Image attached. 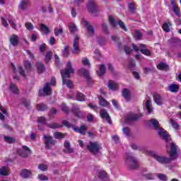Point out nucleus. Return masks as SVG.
<instances>
[{
  "mask_svg": "<svg viewBox=\"0 0 181 181\" xmlns=\"http://www.w3.org/2000/svg\"><path fill=\"white\" fill-rule=\"evenodd\" d=\"M100 115L101 118H103V119H106L108 124H111V117H110V115L108 114L107 110L102 109L100 112Z\"/></svg>",
  "mask_w": 181,
  "mask_h": 181,
  "instance_id": "nucleus-13",
  "label": "nucleus"
},
{
  "mask_svg": "<svg viewBox=\"0 0 181 181\" xmlns=\"http://www.w3.org/2000/svg\"><path fill=\"white\" fill-rule=\"evenodd\" d=\"M125 159V165L128 167L129 170H134L135 169H138V160L135 157L132 156V155L129 153H126L124 156Z\"/></svg>",
  "mask_w": 181,
  "mask_h": 181,
  "instance_id": "nucleus-3",
  "label": "nucleus"
},
{
  "mask_svg": "<svg viewBox=\"0 0 181 181\" xmlns=\"http://www.w3.org/2000/svg\"><path fill=\"white\" fill-rule=\"evenodd\" d=\"M79 43H80V37H78V35H76L73 42V48H74V49L72 50L73 54L80 53Z\"/></svg>",
  "mask_w": 181,
  "mask_h": 181,
  "instance_id": "nucleus-10",
  "label": "nucleus"
},
{
  "mask_svg": "<svg viewBox=\"0 0 181 181\" xmlns=\"http://www.w3.org/2000/svg\"><path fill=\"white\" fill-rule=\"evenodd\" d=\"M117 23H118L119 28H121V29H122V30H124V32L128 31V28H127V25H125V23L124 22H122V21H119Z\"/></svg>",
  "mask_w": 181,
  "mask_h": 181,
  "instance_id": "nucleus-45",
  "label": "nucleus"
},
{
  "mask_svg": "<svg viewBox=\"0 0 181 181\" xmlns=\"http://www.w3.org/2000/svg\"><path fill=\"white\" fill-rule=\"evenodd\" d=\"M62 110L66 114H69V107L65 104L62 105Z\"/></svg>",
  "mask_w": 181,
  "mask_h": 181,
  "instance_id": "nucleus-64",
  "label": "nucleus"
},
{
  "mask_svg": "<svg viewBox=\"0 0 181 181\" xmlns=\"http://www.w3.org/2000/svg\"><path fill=\"white\" fill-rule=\"evenodd\" d=\"M173 11L176 16L180 18V8H179V6L173 7Z\"/></svg>",
  "mask_w": 181,
  "mask_h": 181,
  "instance_id": "nucleus-46",
  "label": "nucleus"
},
{
  "mask_svg": "<svg viewBox=\"0 0 181 181\" xmlns=\"http://www.w3.org/2000/svg\"><path fill=\"white\" fill-rule=\"evenodd\" d=\"M88 9L90 13H91L93 16H98L97 12H98V9L97 8V4L94 0H88Z\"/></svg>",
  "mask_w": 181,
  "mask_h": 181,
  "instance_id": "nucleus-6",
  "label": "nucleus"
},
{
  "mask_svg": "<svg viewBox=\"0 0 181 181\" xmlns=\"http://www.w3.org/2000/svg\"><path fill=\"white\" fill-rule=\"evenodd\" d=\"M123 134L126 135L127 136H129V134H131V130L129 129V127H123L122 129Z\"/></svg>",
  "mask_w": 181,
  "mask_h": 181,
  "instance_id": "nucleus-55",
  "label": "nucleus"
},
{
  "mask_svg": "<svg viewBox=\"0 0 181 181\" xmlns=\"http://www.w3.org/2000/svg\"><path fill=\"white\" fill-rule=\"evenodd\" d=\"M18 155H20L22 158H28L30 153H32V151L30 148L26 146H23V148H18L17 150Z\"/></svg>",
  "mask_w": 181,
  "mask_h": 181,
  "instance_id": "nucleus-8",
  "label": "nucleus"
},
{
  "mask_svg": "<svg viewBox=\"0 0 181 181\" xmlns=\"http://www.w3.org/2000/svg\"><path fill=\"white\" fill-rule=\"evenodd\" d=\"M170 124L172 125L173 128H174V129H179V124H177V122H176V121L173 119H170Z\"/></svg>",
  "mask_w": 181,
  "mask_h": 181,
  "instance_id": "nucleus-42",
  "label": "nucleus"
},
{
  "mask_svg": "<svg viewBox=\"0 0 181 181\" xmlns=\"http://www.w3.org/2000/svg\"><path fill=\"white\" fill-rule=\"evenodd\" d=\"M73 129L76 132H78L81 135H84L86 134V132L87 131V126L83 125V126H81L79 128H76V127H74Z\"/></svg>",
  "mask_w": 181,
  "mask_h": 181,
  "instance_id": "nucleus-20",
  "label": "nucleus"
},
{
  "mask_svg": "<svg viewBox=\"0 0 181 181\" xmlns=\"http://www.w3.org/2000/svg\"><path fill=\"white\" fill-rule=\"evenodd\" d=\"M42 138L45 149H52V146H54V145L57 144V141L54 140L53 136H50L49 134H44Z\"/></svg>",
  "mask_w": 181,
  "mask_h": 181,
  "instance_id": "nucleus-5",
  "label": "nucleus"
},
{
  "mask_svg": "<svg viewBox=\"0 0 181 181\" xmlns=\"http://www.w3.org/2000/svg\"><path fill=\"white\" fill-rule=\"evenodd\" d=\"M24 67H25V69H28V70H31L32 69V64H30V62L25 60L24 61Z\"/></svg>",
  "mask_w": 181,
  "mask_h": 181,
  "instance_id": "nucleus-56",
  "label": "nucleus"
},
{
  "mask_svg": "<svg viewBox=\"0 0 181 181\" xmlns=\"http://www.w3.org/2000/svg\"><path fill=\"white\" fill-rule=\"evenodd\" d=\"M10 43L12 45V46H18L19 45V37L15 34H13L10 38Z\"/></svg>",
  "mask_w": 181,
  "mask_h": 181,
  "instance_id": "nucleus-15",
  "label": "nucleus"
},
{
  "mask_svg": "<svg viewBox=\"0 0 181 181\" xmlns=\"http://www.w3.org/2000/svg\"><path fill=\"white\" fill-rule=\"evenodd\" d=\"M98 177L102 180L107 177V173L104 170H100L98 172Z\"/></svg>",
  "mask_w": 181,
  "mask_h": 181,
  "instance_id": "nucleus-44",
  "label": "nucleus"
},
{
  "mask_svg": "<svg viewBox=\"0 0 181 181\" xmlns=\"http://www.w3.org/2000/svg\"><path fill=\"white\" fill-rule=\"evenodd\" d=\"M52 94V88H50V83H46L42 90H40L39 96L45 97V95H50Z\"/></svg>",
  "mask_w": 181,
  "mask_h": 181,
  "instance_id": "nucleus-7",
  "label": "nucleus"
},
{
  "mask_svg": "<svg viewBox=\"0 0 181 181\" xmlns=\"http://www.w3.org/2000/svg\"><path fill=\"white\" fill-rule=\"evenodd\" d=\"M157 67L159 70H165V71L169 70V65L166 64L164 62H161L158 64Z\"/></svg>",
  "mask_w": 181,
  "mask_h": 181,
  "instance_id": "nucleus-33",
  "label": "nucleus"
},
{
  "mask_svg": "<svg viewBox=\"0 0 181 181\" xmlns=\"http://www.w3.org/2000/svg\"><path fill=\"white\" fill-rule=\"evenodd\" d=\"M25 26L28 30H33V24L32 23H25Z\"/></svg>",
  "mask_w": 181,
  "mask_h": 181,
  "instance_id": "nucleus-58",
  "label": "nucleus"
},
{
  "mask_svg": "<svg viewBox=\"0 0 181 181\" xmlns=\"http://www.w3.org/2000/svg\"><path fill=\"white\" fill-rule=\"evenodd\" d=\"M40 29H41V30H43V32H45V35L50 33V30H49V28H47V25H46L45 24L40 25Z\"/></svg>",
  "mask_w": 181,
  "mask_h": 181,
  "instance_id": "nucleus-43",
  "label": "nucleus"
},
{
  "mask_svg": "<svg viewBox=\"0 0 181 181\" xmlns=\"http://www.w3.org/2000/svg\"><path fill=\"white\" fill-rule=\"evenodd\" d=\"M62 124L64 125V127H66V128H73L74 125L73 124L67 122V120H63L62 121Z\"/></svg>",
  "mask_w": 181,
  "mask_h": 181,
  "instance_id": "nucleus-54",
  "label": "nucleus"
},
{
  "mask_svg": "<svg viewBox=\"0 0 181 181\" xmlns=\"http://www.w3.org/2000/svg\"><path fill=\"white\" fill-rule=\"evenodd\" d=\"M122 93L126 101L129 103V101H131V91L127 88H124L123 89Z\"/></svg>",
  "mask_w": 181,
  "mask_h": 181,
  "instance_id": "nucleus-19",
  "label": "nucleus"
},
{
  "mask_svg": "<svg viewBox=\"0 0 181 181\" xmlns=\"http://www.w3.org/2000/svg\"><path fill=\"white\" fill-rule=\"evenodd\" d=\"M61 76L62 78V83L66 84L68 88H73V82L70 80H66V78H70V74H74V68H73V64L70 61L66 63V67L64 70H61Z\"/></svg>",
  "mask_w": 181,
  "mask_h": 181,
  "instance_id": "nucleus-2",
  "label": "nucleus"
},
{
  "mask_svg": "<svg viewBox=\"0 0 181 181\" xmlns=\"http://www.w3.org/2000/svg\"><path fill=\"white\" fill-rule=\"evenodd\" d=\"M146 108L147 111L148 112V114H151L152 112V107H151V100H147L146 103Z\"/></svg>",
  "mask_w": 181,
  "mask_h": 181,
  "instance_id": "nucleus-48",
  "label": "nucleus"
},
{
  "mask_svg": "<svg viewBox=\"0 0 181 181\" xmlns=\"http://www.w3.org/2000/svg\"><path fill=\"white\" fill-rule=\"evenodd\" d=\"M129 66L132 69L134 67H135V61L134 60V59L130 58L129 60Z\"/></svg>",
  "mask_w": 181,
  "mask_h": 181,
  "instance_id": "nucleus-62",
  "label": "nucleus"
},
{
  "mask_svg": "<svg viewBox=\"0 0 181 181\" xmlns=\"http://www.w3.org/2000/svg\"><path fill=\"white\" fill-rule=\"evenodd\" d=\"M76 98L77 101H84L86 100V95L81 92L76 93Z\"/></svg>",
  "mask_w": 181,
  "mask_h": 181,
  "instance_id": "nucleus-37",
  "label": "nucleus"
},
{
  "mask_svg": "<svg viewBox=\"0 0 181 181\" xmlns=\"http://www.w3.org/2000/svg\"><path fill=\"white\" fill-rule=\"evenodd\" d=\"M107 87L112 91H117L118 90V83L113 81H109L107 83Z\"/></svg>",
  "mask_w": 181,
  "mask_h": 181,
  "instance_id": "nucleus-21",
  "label": "nucleus"
},
{
  "mask_svg": "<svg viewBox=\"0 0 181 181\" xmlns=\"http://www.w3.org/2000/svg\"><path fill=\"white\" fill-rule=\"evenodd\" d=\"M54 32L55 36H59V35L63 34V28H55Z\"/></svg>",
  "mask_w": 181,
  "mask_h": 181,
  "instance_id": "nucleus-57",
  "label": "nucleus"
},
{
  "mask_svg": "<svg viewBox=\"0 0 181 181\" xmlns=\"http://www.w3.org/2000/svg\"><path fill=\"white\" fill-rule=\"evenodd\" d=\"M128 8L129 12H131V13H135V10L136 9V7H135V3L134 2L129 3Z\"/></svg>",
  "mask_w": 181,
  "mask_h": 181,
  "instance_id": "nucleus-35",
  "label": "nucleus"
},
{
  "mask_svg": "<svg viewBox=\"0 0 181 181\" xmlns=\"http://www.w3.org/2000/svg\"><path fill=\"white\" fill-rule=\"evenodd\" d=\"M86 148L93 155H98L101 151V145L98 141H90Z\"/></svg>",
  "mask_w": 181,
  "mask_h": 181,
  "instance_id": "nucleus-4",
  "label": "nucleus"
},
{
  "mask_svg": "<svg viewBox=\"0 0 181 181\" xmlns=\"http://www.w3.org/2000/svg\"><path fill=\"white\" fill-rule=\"evenodd\" d=\"M64 146L65 148L64 150L65 153H73V152H74V150L70 146V143H69V141H66L64 144Z\"/></svg>",
  "mask_w": 181,
  "mask_h": 181,
  "instance_id": "nucleus-22",
  "label": "nucleus"
},
{
  "mask_svg": "<svg viewBox=\"0 0 181 181\" xmlns=\"http://www.w3.org/2000/svg\"><path fill=\"white\" fill-rule=\"evenodd\" d=\"M143 35H144L142 34V33H141V31H139L138 30H134V33L133 35V36L136 40H141V39H142Z\"/></svg>",
  "mask_w": 181,
  "mask_h": 181,
  "instance_id": "nucleus-30",
  "label": "nucleus"
},
{
  "mask_svg": "<svg viewBox=\"0 0 181 181\" xmlns=\"http://www.w3.org/2000/svg\"><path fill=\"white\" fill-rule=\"evenodd\" d=\"M37 69L38 73H43L45 71V65L42 62H37Z\"/></svg>",
  "mask_w": 181,
  "mask_h": 181,
  "instance_id": "nucleus-38",
  "label": "nucleus"
},
{
  "mask_svg": "<svg viewBox=\"0 0 181 181\" xmlns=\"http://www.w3.org/2000/svg\"><path fill=\"white\" fill-rule=\"evenodd\" d=\"M157 177L162 181H168V176H166V175L165 174H162V173H158L157 175Z\"/></svg>",
  "mask_w": 181,
  "mask_h": 181,
  "instance_id": "nucleus-47",
  "label": "nucleus"
},
{
  "mask_svg": "<svg viewBox=\"0 0 181 181\" xmlns=\"http://www.w3.org/2000/svg\"><path fill=\"white\" fill-rule=\"evenodd\" d=\"M168 91L171 93H177L179 91V85L177 84H171L168 86Z\"/></svg>",
  "mask_w": 181,
  "mask_h": 181,
  "instance_id": "nucleus-27",
  "label": "nucleus"
},
{
  "mask_svg": "<svg viewBox=\"0 0 181 181\" xmlns=\"http://www.w3.org/2000/svg\"><path fill=\"white\" fill-rule=\"evenodd\" d=\"M52 56H53V52H52V51H47V53L45 54V63H49V62L52 60Z\"/></svg>",
  "mask_w": 181,
  "mask_h": 181,
  "instance_id": "nucleus-32",
  "label": "nucleus"
},
{
  "mask_svg": "<svg viewBox=\"0 0 181 181\" xmlns=\"http://www.w3.org/2000/svg\"><path fill=\"white\" fill-rule=\"evenodd\" d=\"M109 22L113 28H115L117 26V23H115V19H114V17L110 16H109Z\"/></svg>",
  "mask_w": 181,
  "mask_h": 181,
  "instance_id": "nucleus-52",
  "label": "nucleus"
},
{
  "mask_svg": "<svg viewBox=\"0 0 181 181\" xmlns=\"http://www.w3.org/2000/svg\"><path fill=\"white\" fill-rule=\"evenodd\" d=\"M18 73L20 76H22L23 77H24V78H26V74H25V69H23V67H18Z\"/></svg>",
  "mask_w": 181,
  "mask_h": 181,
  "instance_id": "nucleus-50",
  "label": "nucleus"
},
{
  "mask_svg": "<svg viewBox=\"0 0 181 181\" xmlns=\"http://www.w3.org/2000/svg\"><path fill=\"white\" fill-rule=\"evenodd\" d=\"M102 30L105 35H110V30H108V25L107 23H103L102 24Z\"/></svg>",
  "mask_w": 181,
  "mask_h": 181,
  "instance_id": "nucleus-41",
  "label": "nucleus"
},
{
  "mask_svg": "<svg viewBox=\"0 0 181 181\" xmlns=\"http://www.w3.org/2000/svg\"><path fill=\"white\" fill-rule=\"evenodd\" d=\"M4 142L7 144H14L15 139L9 136H4Z\"/></svg>",
  "mask_w": 181,
  "mask_h": 181,
  "instance_id": "nucleus-36",
  "label": "nucleus"
},
{
  "mask_svg": "<svg viewBox=\"0 0 181 181\" xmlns=\"http://www.w3.org/2000/svg\"><path fill=\"white\" fill-rule=\"evenodd\" d=\"M95 59H96V60H100L101 59V53H100L98 49H95Z\"/></svg>",
  "mask_w": 181,
  "mask_h": 181,
  "instance_id": "nucleus-60",
  "label": "nucleus"
},
{
  "mask_svg": "<svg viewBox=\"0 0 181 181\" xmlns=\"http://www.w3.org/2000/svg\"><path fill=\"white\" fill-rule=\"evenodd\" d=\"M142 115H138L136 114H129L124 119L126 124H129L134 121H138L139 118H141Z\"/></svg>",
  "mask_w": 181,
  "mask_h": 181,
  "instance_id": "nucleus-9",
  "label": "nucleus"
},
{
  "mask_svg": "<svg viewBox=\"0 0 181 181\" xmlns=\"http://www.w3.org/2000/svg\"><path fill=\"white\" fill-rule=\"evenodd\" d=\"M36 108L37 111H47L49 110V107L45 103H39L36 105Z\"/></svg>",
  "mask_w": 181,
  "mask_h": 181,
  "instance_id": "nucleus-25",
  "label": "nucleus"
},
{
  "mask_svg": "<svg viewBox=\"0 0 181 181\" xmlns=\"http://www.w3.org/2000/svg\"><path fill=\"white\" fill-rule=\"evenodd\" d=\"M166 148L167 153L170 156V158L158 155L156 152L152 151H148V155L154 158L157 162L162 163L163 165L170 163L172 160H175V159L177 158V146H176L175 143H171L170 150L169 145H167Z\"/></svg>",
  "mask_w": 181,
  "mask_h": 181,
  "instance_id": "nucleus-1",
  "label": "nucleus"
},
{
  "mask_svg": "<svg viewBox=\"0 0 181 181\" xmlns=\"http://www.w3.org/2000/svg\"><path fill=\"white\" fill-rule=\"evenodd\" d=\"M37 122L39 124H41V125H45V124H46V118H45L44 117H40L38 118Z\"/></svg>",
  "mask_w": 181,
  "mask_h": 181,
  "instance_id": "nucleus-59",
  "label": "nucleus"
},
{
  "mask_svg": "<svg viewBox=\"0 0 181 181\" xmlns=\"http://www.w3.org/2000/svg\"><path fill=\"white\" fill-rule=\"evenodd\" d=\"M38 179H39V180H49V177H47V176H46L43 174H39Z\"/></svg>",
  "mask_w": 181,
  "mask_h": 181,
  "instance_id": "nucleus-61",
  "label": "nucleus"
},
{
  "mask_svg": "<svg viewBox=\"0 0 181 181\" xmlns=\"http://www.w3.org/2000/svg\"><path fill=\"white\" fill-rule=\"evenodd\" d=\"M68 28H69V30L71 33H76L78 30L77 29V25L74 23H68Z\"/></svg>",
  "mask_w": 181,
  "mask_h": 181,
  "instance_id": "nucleus-28",
  "label": "nucleus"
},
{
  "mask_svg": "<svg viewBox=\"0 0 181 181\" xmlns=\"http://www.w3.org/2000/svg\"><path fill=\"white\" fill-rule=\"evenodd\" d=\"M64 136H65V134L61 132H56L54 133V138H55V139H63Z\"/></svg>",
  "mask_w": 181,
  "mask_h": 181,
  "instance_id": "nucleus-40",
  "label": "nucleus"
},
{
  "mask_svg": "<svg viewBox=\"0 0 181 181\" xmlns=\"http://www.w3.org/2000/svg\"><path fill=\"white\" fill-rule=\"evenodd\" d=\"M30 5V1L29 0H23L18 4V8L21 11H26L28 9V6Z\"/></svg>",
  "mask_w": 181,
  "mask_h": 181,
  "instance_id": "nucleus-14",
  "label": "nucleus"
},
{
  "mask_svg": "<svg viewBox=\"0 0 181 181\" xmlns=\"http://www.w3.org/2000/svg\"><path fill=\"white\" fill-rule=\"evenodd\" d=\"M0 175H1V176H8V175H9V173L8 172V167L3 166L0 168Z\"/></svg>",
  "mask_w": 181,
  "mask_h": 181,
  "instance_id": "nucleus-34",
  "label": "nucleus"
},
{
  "mask_svg": "<svg viewBox=\"0 0 181 181\" xmlns=\"http://www.w3.org/2000/svg\"><path fill=\"white\" fill-rule=\"evenodd\" d=\"M47 127H48V128H51L52 129H57V128H62L63 124H60L58 123H51L47 124Z\"/></svg>",
  "mask_w": 181,
  "mask_h": 181,
  "instance_id": "nucleus-31",
  "label": "nucleus"
},
{
  "mask_svg": "<svg viewBox=\"0 0 181 181\" xmlns=\"http://www.w3.org/2000/svg\"><path fill=\"white\" fill-rule=\"evenodd\" d=\"M82 64H83V66H89V67L90 66V61L87 58H83L82 59Z\"/></svg>",
  "mask_w": 181,
  "mask_h": 181,
  "instance_id": "nucleus-63",
  "label": "nucleus"
},
{
  "mask_svg": "<svg viewBox=\"0 0 181 181\" xmlns=\"http://www.w3.org/2000/svg\"><path fill=\"white\" fill-rule=\"evenodd\" d=\"M141 53L142 54H144L145 56H152V52L149 51V49H140Z\"/></svg>",
  "mask_w": 181,
  "mask_h": 181,
  "instance_id": "nucleus-51",
  "label": "nucleus"
},
{
  "mask_svg": "<svg viewBox=\"0 0 181 181\" xmlns=\"http://www.w3.org/2000/svg\"><path fill=\"white\" fill-rule=\"evenodd\" d=\"M10 90L13 93V94H19V89L13 83L10 84Z\"/></svg>",
  "mask_w": 181,
  "mask_h": 181,
  "instance_id": "nucleus-39",
  "label": "nucleus"
},
{
  "mask_svg": "<svg viewBox=\"0 0 181 181\" xmlns=\"http://www.w3.org/2000/svg\"><path fill=\"white\" fill-rule=\"evenodd\" d=\"M153 100L156 103V104H157V105H162L163 104V98H162V96L160 95H159V93H154L153 95Z\"/></svg>",
  "mask_w": 181,
  "mask_h": 181,
  "instance_id": "nucleus-16",
  "label": "nucleus"
},
{
  "mask_svg": "<svg viewBox=\"0 0 181 181\" xmlns=\"http://www.w3.org/2000/svg\"><path fill=\"white\" fill-rule=\"evenodd\" d=\"M62 56L64 57H69V46H66L62 51Z\"/></svg>",
  "mask_w": 181,
  "mask_h": 181,
  "instance_id": "nucleus-53",
  "label": "nucleus"
},
{
  "mask_svg": "<svg viewBox=\"0 0 181 181\" xmlns=\"http://www.w3.org/2000/svg\"><path fill=\"white\" fill-rule=\"evenodd\" d=\"M84 26L86 28L88 36H93L95 33V30H94V27L90 24L88 21H83Z\"/></svg>",
  "mask_w": 181,
  "mask_h": 181,
  "instance_id": "nucleus-11",
  "label": "nucleus"
},
{
  "mask_svg": "<svg viewBox=\"0 0 181 181\" xmlns=\"http://www.w3.org/2000/svg\"><path fill=\"white\" fill-rule=\"evenodd\" d=\"M150 124L153 126V128L156 129V131H158L160 129V126L159 125V122L156 119H151L149 120Z\"/></svg>",
  "mask_w": 181,
  "mask_h": 181,
  "instance_id": "nucleus-23",
  "label": "nucleus"
},
{
  "mask_svg": "<svg viewBox=\"0 0 181 181\" xmlns=\"http://www.w3.org/2000/svg\"><path fill=\"white\" fill-rule=\"evenodd\" d=\"M72 111L75 114L76 117H78V118H81L83 117V114L81 113V111L80 110V107L76 104H73L72 105Z\"/></svg>",
  "mask_w": 181,
  "mask_h": 181,
  "instance_id": "nucleus-17",
  "label": "nucleus"
},
{
  "mask_svg": "<svg viewBox=\"0 0 181 181\" xmlns=\"http://www.w3.org/2000/svg\"><path fill=\"white\" fill-rule=\"evenodd\" d=\"M32 175V172L28 169H24L21 171V175L23 179H28V177H30V175Z\"/></svg>",
  "mask_w": 181,
  "mask_h": 181,
  "instance_id": "nucleus-24",
  "label": "nucleus"
},
{
  "mask_svg": "<svg viewBox=\"0 0 181 181\" xmlns=\"http://www.w3.org/2000/svg\"><path fill=\"white\" fill-rule=\"evenodd\" d=\"M158 134L165 142H169V134L165 129L160 128L158 130Z\"/></svg>",
  "mask_w": 181,
  "mask_h": 181,
  "instance_id": "nucleus-12",
  "label": "nucleus"
},
{
  "mask_svg": "<svg viewBox=\"0 0 181 181\" xmlns=\"http://www.w3.org/2000/svg\"><path fill=\"white\" fill-rule=\"evenodd\" d=\"M47 165L43 163H41L38 165V169L42 172H46V170H47Z\"/></svg>",
  "mask_w": 181,
  "mask_h": 181,
  "instance_id": "nucleus-49",
  "label": "nucleus"
},
{
  "mask_svg": "<svg viewBox=\"0 0 181 181\" xmlns=\"http://www.w3.org/2000/svg\"><path fill=\"white\" fill-rule=\"evenodd\" d=\"M99 104L100 105H101L102 107H108L110 105V103H108V101H107L105 99H104V98L99 96Z\"/></svg>",
  "mask_w": 181,
  "mask_h": 181,
  "instance_id": "nucleus-29",
  "label": "nucleus"
},
{
  "mask_svg": "<svg viewBox=\"0 0 181 181\" xmlns=\"http://www.w3.org/2000/svg\"><path fill=\"white\" fill-rule=\"evenodd\" d=\"M105 70H106L105 65L104 64L99 65V71H97L96 73L98 76L101 77V76H104L105 74Z\"/></svg>",
  "mask_w": 181,
  "mask_h": 181,
  "instance_id": "nucleus-26",
  "label": "nucleus"
},
{
  "mask_svg": "<svg viewBox=\"0 0 181 181\" xmlns=\"http://www.w3.org/2000/svg\"><path fill=\"white\" fill-rule=\"evenodd\" d=\"M79 73L83 75V77L87 81H91V77H90V71L84 68L79 69Z\"/></svg>",
  "mask_w": 181,
  "mask_h": 181,
  "instance_id": "nucleus-18",
  "label": "nucleus"
}]
</instances>
